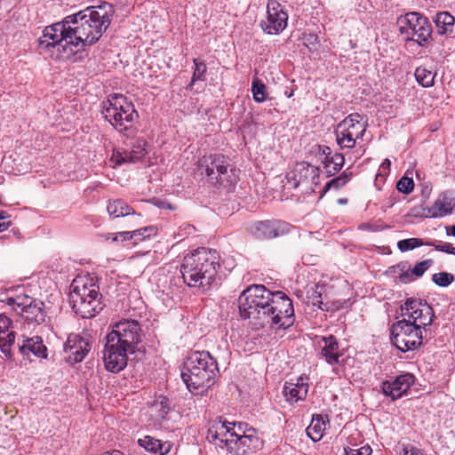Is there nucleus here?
Wrapping results in <instances>:
<instances>
[{
	"label": "nucleus",
	"mask_w": 455,
	"mask_h": 455,
	"mask_svg": "<svg viewBox=\"0 0 455 455\" xmlns=\"http://www.w3.org/2000/svg\"><path fill=\"white\" fill-rule=\"evenodd\" d=\"M415 378L411 373H403L396 376L393 380L382 382V392L393 401L402 397L414 383Z\"/></svg>",
	"instance_id": "obj_20"
},
{
	"label": "nucleus",
	"mask_w": 455,
	"mask_h": 455,
	"mask_svg": "<svg viewBox=\"0 0 455 455\" xmlns=\"http://www.w3.org/2000/svg\"><path fill=\"white\" fill-rule=\"evenodd\" d=\"M417 82L423 87H431L434 85L435 74L426 67H419L414 73Z\"/></svg>",
	"instance_id": "obj_35"
},
{
	"label": "nucleus",
	"mask_w": 455,
	"mask_h": 455,
	"mask_svg": "<svg viewBox=\"0 0 455 455\" xmlns=\"http://www.w3.org/2000/svg\"><path fill=\"white\" fill-rule=\"evenodd\" d=\"M317 148L316 156L322 162L323 169L327 176H329V171H332V165H334V154L332 149L325 145H318Z\"/></svg>",
	"instance_id": "obj_33"
},
{
	"label": "nucleus",
	"mask_w": 455,
	"mask_h": 455,
	"mask_svg": "<svg viewBox=\"0 0 455 455\" xmlns=\"http://www.w3.org/2000/svg\"><path fill=\"white\" fill-rule=\"evenodd\" d=\"M127 156L125 150L119 151L115 150L111 156V161L115 163L116 165H121L123 164L130 163V160L125 157Z\"/></svg>",
	"instance_id": "obj_47"
},
{
	"label": "nucleus",
	"mask_w": 455,
	"mask_h": 455,
	"mask_svg": "<svg viewBox=\"0 0 455 455\" xmlns=\"http://www.w3.org/2000/svg\"><path fill=\"white\" fill-rule=\"evenodd\" d=\"M248 230L255 238L265 240L287 234L290 225L279 220L256 221L249 226Z\"/></svg>",
	"instance_id": "obj_17"
},
{
	"label": "nucleus",
	"mask_w": 455,
	"mask_h": 455,
	"mask_svg": "<svg viewBox=\"0 0 455 455\" xmlns=\"http://www.w3.org/2000/svg\"><path fill=\"white\" fill-rule=\"evenodd\" d=\"M111 236H112V233H108V234L104 235V237L106 240L111 239Z\"/></svg>",
	"instance_id": "obj_60"
},
{
	"label": "nucleus",
	"mask_w": 455,
	"mask_h": 455,
	"mask_svg": "<svg viewBox=\"0 0 455 455\" xmlns=\"http://www.w3.org/2000/svg\"><path fill=\"white\" fill-rule=\"evenodd\" d=\"M328 423L329 419L326 415L313 414L311 423L306 429L307 435L313 442L320 441Z\"/></svg>",
	"instance_id": "obj_26"
},
{
	"label": "nucleus",
	"mask_w": 455,
	"mask_h": 455,
	"mask_svg": "<svg viewBox=\"0 0 455 455\" xmlns=\"http://www.w3.org/2000/svg\"><path fill=\"white\" fill-rule=\"evenodd\" d=\"M305 40L307 44H313L317 41V36L314 34H309L307 36H306Z\"/></svg>",
	"instance_id": "obj_53"
},
{
	"label": "nucleus",
	"mask_w": 455,
	"mask_h": 455,
	"mask_svg": "<svg viewBox=\"0 0 455 455\" xmlns=\"http://www.w3.org/2000/svg\"><path fill=\"white\" fill-rule=\"evenodd\" d=\"M239 312L256 328L286 330L295 321L291 299L282 291H271L263 284H252L238 298Z\"/></svg>",
	"instance_id": "obj_1"
},
{
	"label": "nucleus",
	"mask_w": 455,
	"mask_h": 455,
	"mask_svg": "<svg viewBox=\"0 0 455 455\" xmlns=\"http://www.w3.org/2000/svg\"><path fill=\"white\" fill-rule=\"evenodd\" d=\"M353 175L354 174L351 172V167L347 168L340 175L331 179L325 184L324 191H328L331 189L339 190V188H343L348 183V181L352 179Z\"/></svg>",
	"instance_id": "obj_34"
},
{
	"label": "nucleus",
	"mask_w": 455,
	"mask_h": 455,
	"mask_svg": "<svg viewBox=\"0 0 455 455\" xmlns=\"http://www.w3.org/2000/svg\"><path fill=\"white\" fill-rule=\"evenodd\" d=\"M147 145L148 142L144 139H137L132 144L131 150H125L127 154L125 157L130 160V163L139 162L148 153L146 149Z\"/></svg>",
	"instance_id": "obj_32"
},
{
	"label": "nucleus",
	"mask_w": 455,
	"mask_h": 455,
	"mask_svg": "<svg viewBox=\"0 0 455 455\" xmlns=\"http://www.w3.org/2000/svg\"><path fill=\"white\" fill-rule=\"evenodd\" d=\"M334 165H332V171H329V177L335 175L339 172L345 164V156L341 153H334Z\"/></svg>",
	"instance_id": "obj_45"
},
{
	"label": "nucleus",
	"mask_w": 455,
	"mask_h": 455,
	"mask_svg": "<svg viewBox=\"0 0 455 455\" xmlns=\"http://www.w3.org/2000/svg\"><path fill=\"white\" fill-rule=\"evenodd\" d=\"M107 211L111 218L124 217L135 214V211L123 199L109 200L107 205Z\"/></svg>",
	"instance_id": "obj_27"
},
{
	"label": "nucleus",
	"mask_w": 455,
	"mask_h": 455,
	"mask_svg": "<svg viewBox=\"0 0 455 455\" xmlns=\"http://www.w3.org/2000/svg\"><path fill=\"white\" fill-rule=\"evenodd\" d=\"M102 295L95 283H81L74 280L70 286L69 303L76 315L92 318L103 309Z\"/></svg>",
	"instance_id": "obj_7"
},
{
	"label": "nucleus",
	"mask_w": 455,
	"mask_h": 455,
	"mask_svg": "<svg viewBox=\"0 0 455 455\" xmlns=\"http://www.w3.org/2000/svg\"><path fill=\"white\" fill-rule=\"evenodd\" d=\"M7 305L20 315L28 323L41 324L45 321L44 303L26 294L8 297Z\"/></svg>",
	"instance_id": "obj_12"
},
{
	"label": "nucleus",
	"mask_w": 455,
	"mask_h": 455,
	"mask_svg": "<svg viewBox=\"0 0 455 455\" xmlns=\"http://www.w3.org/2000/svg\"><path fill=\"white\" fill-rule=\"evenodd\" d=\"M401 35L406 41L416 42L419 46H426L432 35V25L428 19L418 12H409L400 15L396 20Z\"/></svg>",
	"instance_id": "obj_8"
},
{
	"label": "nucleus",
	"mask_w": 455,
	"mask_h": 455,
	"mask_svg": "<svg viewBox=\"0 0 455 455\" xmlns=\"http://www.w3.org/2000/svg\"><path fill=\"white\" fill-rule=\"evenodd\" d=\"M338 202L339 204H346L347 203V198H339L338 200Z\"/></svg>",
	"instance_id": "obj_59"
},
{
	"label": "nucleus",
	"mask_w": 455,
	"mask_h": 455,
	"mask_svg": "<svg viewBox=\"0 0 455 455\" xmlns=\"http://www.w3.org/2000/svg\"><path fill=\"white\" fill-rule=\"evenodd\" d=\"M454 204L445 196L439 197L433 206L428 208L427 212L430 217H443L451 213Z\"/></svg>",
	"instance_id": "obj_29"
},
{
	"label": "nucleus",
	"mask_w": 455,
	"mask_h": 455,
	"mask_svg": "<svg viewBox=\"0 0 455 455\" xmlns=\"http://www.w3.org/2000/svg\"><path fill=\"white\" fill-rule=\"evenodd\" d=\"M152 410L156 413L158 419H164L170 411L168 398L160 396L153 403Z\"/></svg>",
	"instance_id": "obj_39"
},
{
	"label": "nucleus",
	"mask_w": 455,
	"mask_h": 455,
	"mask_svg": "<svg viewBox=\"0 0 455 455\" xmlns=\"http://www.w3.org/2000/svg\"><path fill=\"white\" fill-rule=\"evenodd\" d=\"M319 172L318 167L306 162H300L297 163L291 172L288 174V180L294 188L299 185H305L311 188L313 185L319 183Z\"/></svg>",
	"instance_id": "obj_19"
},
{
	"label": "nucleus",
	"mask_w": 455,
	"mask_h": 455,
	"mask_svg": "<svg viewBox=\"0 0 455 455\" xmlns=\"http://www.w3.org/2000/svg\"><path fill=\"white\" fill-rule=\"evenodd\" d=\"M101 113L105 119L124 136L134 135L135 129L132 123L139 119V114L133 103L120 93L109 94L106 100L100 104Z\"/></svg>",
	"instance_id": "obj_5"
},
{
	"label": "nucleus",
	"mask_w": 455,
	"mask_h": 455,
	"mask_svg": "<svg viewBox=\"0 0 455 455\" xmlns=\"http://www.w3.org/2000/svg\"><path fill=\"white\" fill-rule=\"evenodd\" d=\"M197 170L201 175H205L210 185L216 188L231 190L239 180L235 168L221 154H211L199 158Z\"/></svg>",
	"instance_id": "obj_6"
},
{
	"label": "nucleus",
	"mask_w": 455,
	"mask_h": 455,
	"mask_svg": "<svg viewBox=\"0 0 455 455\" xmlns=\"http://www.w3.org/2000/svg\"><path fill=\"white\" fill-rule=\"evenodd\" d=\"M433 283L440 287H447L454 281L452 274L448 272H439L432 275Z\"/></svg>",
	"instance_id": "obj_42"
},
{
	"label": "nucleus",
	"mask_w": 455,
	"mask_h": 455,
	"mask_svg": "<svg viewBox=\"0 0 455 455\" xmlns=\"http://www.w3.org/2000/svg\"><path fill=\"white\" fill-rule=\"evenodd\" d=\"M362 120L359 113H352L337 125L335 136L340 149H352L357 140L363 139L367 124Z\"/></svg>",
	"instance_id": "obj_11"
},
{
	"label": "nucleus",
	"mask_w": 455,
	"mask_h": 455,
	"mask_svg": "<svg viewBox=\"0 0 455 455\" xmlns=\"http://www.w3.org/2000/svg\"><path fill=\"white\" fill-rule=\"evenodd\" d=\"M426 245L427 246H433L435 247V249L436 251H443V252H446V253H449L451 254V251H452L453 247L452 245L450 243H441L439 242V243L437 244L436 243V241L435 242H426Z\"/></svg>",
	"instance_id": "obj_48"
},
{
	"label": "nucleus",
	"mask_w": 455,
	"mask_h": 455,
	"mask_svg": "<svg viewBox=\"0 0 455 455\" xmlns=\"http://www.w3.org/2000/svg\"><path fill=\"white\" fill-rule=\"evenodd\" d=\"M234 444L231 447L230 453L235 455H245L248 453L255 452L261 449L263 445L262 440L253 434H236L234 439Z\"/></svg>",
	"instance_id": "obj_22"
},
{
	"label": "nucleus",
	"mask_w": 455,
	"mask_h": 455,
	"mask_svg": "<svg viewBox=\"0 0 455 455\" xmlns=\"http://www.w3.org/2000/svg\"><path fill=\"white\" fill-rule=\"evenodd\" d=\"M308 378L300 376L296 379V382L286 381L283 387V395L285 400L292 404L299 401H304L308 392Z\"/></svg>",
	"instance_id": "obj_21"
},
{
	"label": "nucleus",
	"mask_w": 455,
	"mask_h": 455,
	"mask_svg": "<svg viewBox=\"0 0 455 455\" xmlns=\"http://www.w3.org/2000/svg\"><path fill=\"white\" fill-rule=\"evenodd\" d=\"M391 165V162L389 159L386 158L383 163L381 164V167L383 169H389Z\"/></svg>",
	"instance_id": "obj_55"
},
{
	"label": "nucleus",
	"mask_w": 455,
	"mask_h": 455,
	"mask_svg": "<svg viewBox=\"0 0 455 455\" xmlns=\"http://www.w3.org/2000/svg\"><path fill=\"white\" fill-rule=\"evenodd\" d=\"M226 432L227 431H224V425H221V422H215L209 427L206 438L210 443L219 446L220 437Z\"/></svg>",
	"instance_id": "obj_40"
},
{
	"label": "nucleus",
	"mask_w": 455,
	"mask_h": 455,
	"mask_svg": "<svg viewBox=\"0 0 455 455\" xmlns=\"http://www.w3.org/2000/svg\"><path fill=\"white\" fill-rule=\"evenodd\" d=\"M138 442L146 451L154 454L164 455L170 451V444L162 443L159 440L150 436H145L142 439H139Z\"/></svg>",
	"instance_id": "obj_28"
},
{
	"label": "nucleus",
	"mask_w": 455,
	"mask_h": 455,
	"mask_svg": "<svg viewBox=\"0 0 455 455\" xmlns=\"http://www.w3.org/2000/svg\"><path fill=\"white\" fill-rule=\"evenodd\" d=\"M432 264L433 259H428L417 263L411 270V272L407 270L408 266L406 262H402L395 267H392L391 268H398L401 271L398 276L400 282L407 283L413 280V275L415 277H421L424 273L432 266Z\"/></svg>",
	"instance_id": "obj_23"
},
{
	"label": "nucleus",
	"mask_w": 455,
	"mask_h": 455,
	"mask_svg": "<svg viewBox=\"0 0 455 455\" xmlns=\"http://www.w3.org/2000/svg\"><path fill=\"white\" fill-rule=\"evenodd\" d=\"M390 338L397 349L403 352L415 350L422 344L420 325L406 319L397 321L391 326Z\"/></svg>",
	"instance_id": "obj_10"
},
{
	"label": "nucleus",
	"mask_w": 455,
	"mask_h": 455,
	"mask_svg": "<svg viewBox=\"0 0 455 455\" xmlns=\"http://www.w3.org/2000/svg\"><path fill=\"white\" fill-rule=\"evenodd\" d=\"M422 245H426V242L420 238H407L397 243V248L403 252L411 251Z\"/></svg>",
	"instance_id": "obj_41"
},
{
	"label": "nucleus",
	"mask_w": 455,
	"mask_h": 455,
	"mask_svg": "<svg viewBox=\"0 0 455 455\" xmlns=\"http://www.w3.org/2000/svg\"><path fill=\"white\" fill-rule=\"evenodd\" d=\"M447 235H451L455 236V225L447 228Z\"/></svg>",
	"instance_id": "obj_57"
},
{
	"label": "nucleus",
	"mask_w": 455,
	"mask_h": 455,
	"mask_svg": "<svg viewBox=\"0 0 455 455\" xmlns=\"http://www.w3.org/2000/svg\"><path fill=\"white\" fill-rule=\"evenodd\" d=\"M11 226V221L0 220V232L6 230Z\"/></svg>",
	"instance_id": "obj_54"
},
{
	"label": "nucleus",
	"mask_w": 455,
	"mask_h": 455,
	"mask_svg": "<svg viewBox=\"0 0 455 455\" xmlns=\"http://www.w3.org/2000/svg\"><path fill=\"white\" fill-rule=\"evenodd\" d=\"M221 425H224V431L227 432L220 435L219 447L220 449H227V451L230 452L231 447L235 442L234 439L237 434V432L235 430V424L224 421L221 423Z\"/></svg>",
	"instance_id": "obj_31"
},
{
	"label": "nucleus",
	"mask_w": 455,
	"mask_h": 455,
	"mask_svg": "<svg viewBox=\"0 0 455 455\" xmlns=\"http://www.w3.org/2000/svg\"><path fill=\"white\" fill-rule=\"evenodd\" d=\"M413 180L405 176L402 177L396 184L397 190L406 195L410 194L413 190Z\"/></svg>",
	"instance_id": "obj_43"
},
{
	"label": "nucleus",
	"mask_w": 455,
	"mask_h": 455,
	"mask_svg": "<svg viewBox=\"0 0 455 455\" xmlns=\"http://www.w3.org/2000/svg\"><path fill=\"white\" fill-rule=\"evenodd\" d=\"M401 314L412 319L413 323L419 321L420 328L424 329L430 325L435 318L434 309L427 304V300L421 299L409 298L403 305L401 306Z\"/></svg>",
	"instance_id": "obj_14"
},
{
	"label": "nucleus",
	"mask_w": 455,
	"mask_h": 455,
	"mask_svg": "<svg viewBox=\"0 0 455 455\" xmlns=\"http://www.w3.org/2000/svg\"><path fill=\"white\" fill-rule=\"evenodd\" d=\"M135 231H140V235H137V237H134V243H137L139 241H143L147 237H150L156 234V228L154 227H146L143 228L136 229Z\"/></svg>",
	"instance_id": "obj_46"
},
{
	"label": "nucleus",
	"mask_w": 455,
	"mask_h": 455,
	"mask_svg": "<svg viewBox=\"0 0 455 455\" xmlns=\"http://www.w3.org/2000/svg\"><path fill=\"white\" fill-rule=\"evenodd\" d=\"M437 31L440 35L451 33L454 28L455 18L447 12H439L435 20Z\"/></svg>",
	"instance_id": "obj_30"
},
{
	"label": "nucleus",
	"mask_w": 455,
	"mask_h": 455,
	"mask_svg": "<svg viewBox=\"0 0 455 455\" xmlns=\"http://www.w3.org/2000/svg\"><path fill=\"white\" fill-rule=\"evenodd\" d=\"M251 92L256 102L261 103L267 99V86L257 77L252 80Z\"/></svg>",
	"instance_id": "obj_36"
},
{
	"label": "nucleus",
	"mask_w": 455,
	"mask_h": 455,
	"mask_svg": "<svg viewBox=\"0 0 455 455\" xmlns=\"http://www.w3.org/2000/svg\"><path fill=\"white\" fill-rule=\"evenodd\" d=\"M10 216L8 213L4 211L0 212V220H4L5 219H8Z\"/></svg>",
	"instance_id": "obj_56"
},
{
	"label": "nucleus",
	"mask_w": 455,
	"mask_h": 455,
	"mask_svg": "<svg viewBox=\"0 0 455 455\" xmlns=\"http://www.w3.org/2000/svg\"><path fill=\"white\" fill-rule=\"evenodd\" d=\"M403 451V455H423L420 450L414 446L404 447Z\"/></svg>",
	"instance_id": "obj_52"
},
{
	"label": "nucleus",
	"mask_w": 455,
	"mask_h": 455,
	"mask_svg": "<svg viewBox=\"0 0 455 455\" xmlns=\"http://www.w3.org/2000/svg\"><path fill=\"white\" fill-rule=\"evenodd\" d=\"M92 348V342L89 337L71 333L64 345V351L67 354L66 361L70 364L82 362Z\"/></svg>",
	"instance_id": "obj_18"
},
{
	"label": "nucleus",
	"mask_w": 455,
	"mask_h": 455,
	"mask_svg": "<svg viewBox=\"0 0 455 455\" xmlns=\"http://www.w3.org/2000/svg\"><path fill=\"white\" fill-rule=\"evenodd\" d=\"M288 13L276 0H268L267 18L260 21V28L268 35H278L287 27Z\"/></svg>",
	"instance_id": "obj_15"
},
{
	"label": "nucleus",
	"mask_w": 455,
	"mask_h": 455,
	"mask_svg": "<svg viewBox=\"0 0 455 455\" xmlns=\"http://www.w3.org/2000/svg\"><path fill=\"white\" fill-rule=\"evenodd\" d=\"M107 341L104 347L103 361L107 371L118 373L123 371L128 362L127 354L133 352L126 349L119 344L111 342L108 338H106Z\"/></svg>",
	"instance_id": "obj_16"
},
{
	"label": "nucleus",
	"mask_w": 455,
	"mask_h": 455,
	"mask_svg": "<svg viewBox=\"0 0 455 455\" xmlns=\"http://www.w3.org/2000/svg\"><path fill=\"white\" fill-rule=\"evenodd\" d=\"M323 346L321 350V355L331 364H339L340 356L343 353L339 350V345L337 339L333 335L323 337Z\"/></svg>",
	"instance_id": "obj_25"
},
{
	"label": "nucleus",
	"mask_w": 455,
	"mask_h": 455,
	"mask_svg": "<svg viewBox=\"0 0 455 455\" xmlns=\"http://www.w3.org/2000/svg\"><path fill=\"white\" fill-rule=\"evenodd\" d=\"M228 344L222 340L218 347L217 356L208 351H195L184 362L181 378L193 395H204L215 383L219 375L218 358L229 355Z\"/></svg>",
	"instance_id": "obj_3"
},
{
	"label": "nucleus",
	"mask_w": 455,
	"mask_h": 455,
	"mask_svg": "<svg viewBox=\"0 0 455 455\" xmlns=\"http://www.w3.org/2000/svg\"><path fill=\"white\" fill-rule=\"evenodd\" d=\"M114 8L104 3L65 17L69 45L74 55L95 44L111 24Z\"/></svg>",
	"instance_id": "obj_2"
},
{
	"label": "nucleus",
	"mask_w": 455,
	"mask_h": 455,
	"mask_svg": "<svg viewBox=\"0 0 455 455\" xmlns=\"http://www.w3.org/2000/svg\"><path fill=\"white\" fill-rule=\"evenodd\" d=\"M193 63L195 66V69L193 72L191 82L188 85V88H192L196 81H204L205 75L207 72V67L204 61L199 60L198 59H194Z\"/></svg>",
	"instance_id": "obj_37"
},
{
	"label": "nucleus",
	"mask_w": 455,
	"mask_h": 455,
	"mask_svg": "<svg viewBox=\"0 0 455 455\" xmlns=\"http://www.w3.org/2000/svg\"><path fill=\"white\" fill-rule=\"evenodd\" d=\"M107 338L111 342L134 352L136 346L141 341V327L136 320L124 319L112 326Z\"/></svg>",
	"instance_id": "obj_13"
},
{
	"label": "nucleus",
	"mask_w": 455,
	"mask_h": 455,
	"mask_svg": "<svg viewBox=\"0 0 455 455\" xmlns=\"http://www.w3.org/2000/svg\"><path fill=\"white\" fill-rule=\"evenodd\" d=\"M371 451L369 445L363 446L360 449H345L346 455H371Z\"/></svg>",
	"instance_id": "obj_49"
},
{
	"label": "nucleus",
	"mask_w": 455,
	"mask_h": 455,
	"mask_svg": "<svg viewBox=\"0 0 455 455\" xmlns=\"http://www.w3.org/2000/svg\"><path fill=\"white\" fill-rule=\"evenodd\" d=\"M111 240L116 242L119 240V232L116 234H112Z\"/></svg>",
	"instance_id": "obj_58"
},
{
	"label": "nucleus",
	"mask_w": 455,
	"mask_h": 455,
	"mask_svg": "<svg viewBox=\"0 0 455 455\" xmlns=\"http://www.w3.org/2000/svg\"><path fill=\"white\" fill-rule=\"evenodd\" d=\"M19 351L23 356H28L32 353L39 358L47 357V347L39 336L23 339L22 344H19Z\"/></svg>",
	"instance_id": "obj_24"
},
{
	"label": "nucleus",
	"mask_w": 455,
	"mask_h": 455,
	"mask_svg": "<svg viewBox=\"0 0 455 455\" xmlns=\"http://www.w3.org/2000/svg\"><path fill=\"white\" fill-rule=\"evenodd\" d=\"M15 341V332L10 331L5 336H0V350L6 358L12 360V353L11 347Z\"/></svg>",
	"instance_id": "obj_38"
},
{
	"label": "nucleus",
	"mask_w": 455,
	"mask_h": 455,
	"mask_svg": "<svg viewBox=\"0 0 455 455\" xmlns=\"http://www.w3.org/2000/svg\"><path fill=\"white\" fill-rule=\"evenodd\" d=\"M451 254L455 255V248L453 247L452 251H451Z\"/></svg>",
	"instance_id": "obj_61"
},
{
	"label": "nucleus",
	"mask_w": 455,
	"mask_h": 455,
	"mask_svg": "<svg viewBox=\"0 0 455 455\" xmlns=\"http://www.w3.org/2000/svg\"><path fill=\"white\" fill-rule=\"evenodd\" d=\"M220 268L217 251L203 247L183 258L180 272L184 283L189 287L207 290L212 285H218Z\"/></svg>",
	"instance_id": "obj_4"
},
{
	"label": "nucleus",
	"mask_w": 455,
	"mask_h": 455,
	"mask_svg": "<svg viewBox=\"0 0 455 455\" xmlns=\"http://www.w3.org/2000/svg\"><path fill=\"white\" fill-rule=\"evenodd\" d=\"M319 289H323V287H319L318 285H315V288L312 289L311 294L308 295V298L312 303L313 306L317 307L320 309L323 310V299H322V291H319Z\"/></svg>",
	"instance_id": "obj_44"
},
{
	"label": "nucleus",
	"mask_w": 455,
	"mask_h": 455,
	"mask_svg": "<svg viewBox=\"0 0 455 455\" xmlns=\"http://www.w3.org/2000/svg\"><path fill=\"white\" fill-rule=\"evenodd\" d=\"M39 46L45 50L56 49L59 59L70 60L74 56V49L69 45L65 18L44 29L43 36L39 38Z\"/></svg>",
	"instance_id": "obj_9"
},
{
	"label": "nucleus",
	"mask_w": 455,
	"mask_h": 455,
	"mask_svg": "<svg viewBox=\"0 0 455 455\" xmlns=\"http://www.w3.org/2000/svg\"><path fill=\"white\" fill-rule=\"evenodd\" d=\"M12 321L9 317H7L4 315H0V334L4 333L6 331H8L9 327L11 326Z\"/></svg>",
	"instance_id": "obj_50"
},
{
	"label": "nucleus",
	"mask_w": 455,
	"mask_h": 455,
	"mask_svg": "<svg viewBox=\"0 0 455 455\" xmlns=\"http://www.w3.org/2000/svg\"><path fill=\"white\" fill-rule=\"evenodd\" d=\"M140 231H124L119 232V240L124 242L129 241L132 239H134V237H137V235H140Z\"/></svg>",
	"instance_id": "obj_51"
}]
</instances>
